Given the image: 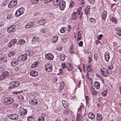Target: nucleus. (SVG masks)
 I'll list each match as a JSON object with an SVG mask.
<instances>
[{
	"label": "nucleus",
	"instance_id": "1",
	"mask_svg": "<svg viewBox=\"0 0 121 121\" xmlns=\"http://www.w3.org/2000/svg\"><path fill=\"white\" fill-rule=\"evenodd\" d=\"M61 67L63 69L66 68L67 70L70 71H71L73 68L72 65L69 63H66V64L65 63H62Z\"/></svg>",
	"mask_w": 121,
	"mask_h": 121
},
{
	"label": "nucleus",
	"instance_id": "2",
	"mask_svg": "<svg viewBox=\"0 0 121 121\" xmlns=\"http://www.w3.org/2000/svg\"><path fill=\"white\" fill-rule=\"evenodd\" d=\"M100 71L101 74L104 77H106L108 76L109 73L107 69L103 68L100 69Z\"/></svg>",
	"mask_w": 121,
	"mask_h": 121
},
{
	"label": "nucleus",
	"instance_id": "3",
	"mask_svg": "<svg viewBox=\"0 0 121 121\" xmlns=\"http://www.w3.org/2000/svg\"><path fill=\"white\" fill-rule=\"evenodd\" d=\"M4 102L5 104H10L13 103L14 100L12 98L6 97L4 99Z\"/></svg>",
	"mask_w": 121,
	"mask_h": 121
},
{
	"label": "nucleus",
	"instance_id": "4",
	"mask_svg": "<svg viewBox=\"0 0 121 121\" xmlns=\"http://www.w3.org/2000/svg\"><path fill=\"white\" fill-rule=\"evenodd\" d=\"M24 9L22 7L21 8L17 10L15 13V15L16 16L19 17L23 13Z\"/></svg>",
	"mask_w": 121,
	"mask_h": 121
},
{
	"label": "nucleus",
	"instance_id": "5",
	"mask_svg": "<svg viewBox=\"0 0 121 121\" xmlns=\"http://www.w3.org/2000/svg\"><path fill=\"white\" fill-rule=\"evenodd\" d=\"M17 4V0H12L9 3L8 7L9 8H10L16 6Z\"/></svg>",
	"mask_w": 121,
	"mask_h": 121
},
{
	"label": "nucleus",
	"instance_id": "6",
	"mask_svg": "<svg viewBox=\"0 0 121 121\" xmlns=\"http://www.w3.org/2000/svg\"><path fill=\"white\" fill-rule=\"evenodd\" d=\"M9 118L11 119L17 120L18 119V118L19 116L18 114H14L9 115L8 116Z\"/></svg>",
	"mask_w": 121,
	"mask_h": 121
},
{
	"label": "nucleus",
	"instance_id": "7",
	"mask_svg": "<svg viewBox=\"0 0 121 121\" xmlns=\"http://www.w3.org/2000/svg\"><path fill=\"white\" fill-rule=\"evenodd\" d=\"M27 113V110L23 108H21L18 112L19 114L20 115H22L23 116L25 115Z\"/></svg>",
	"mask_w": 121,
	"mask_h": 121
},
{
	"label": "nucleus",
	"instance_id": "8",
	"mask_svg": "<svg viewBox=\"0 0 121 121\" xmlns=\"http://www.w3.org/2000/svg\"><path fill=\"white\" fill-rule=\"evenodd\" d=\"M18 60L21 61H23L27 59V55L26 54L22 55L18 57Z\"/></svg>",
	"mask_w": 121,
	"mask_h": 121
},
{
	"label": "nucleus",
	"instance_id": "9",
	"mask_svg": "<svg viewBox=\"0 0 121 121\" xmlns=\"http://www.w3.org/2000/svg\"><path fill=\"white\" fill-rule=\"evenodd\" d=\"M46 70L47 71L50 72L52 71V65L50 64H47L45 65Z\"/></svg>",
	"mask_w": 121,
	"mask_h": 121
},
{
	"label": "nucleus",
	"instance_id": "10",
	"mask_svg": "<svg viewBox=\"0 0 121 121\" xmlns=\"http://www.w3.org/2000/svg\"><path fill=\"white\" fill-rule=\"evenodd\" d=\"M65 7V2L62 1L59 3V7L60 10H63L64 9Z\"/></svg>",
	"mask_w": 121,
	"mask_h": 121
},
{
	"label": "nucleus",
	"instance_id": "11",
	"mask_svg": "<svg viewBox=\"0 0 121 121\" xmlns=\"http://www.w3.org/2000/svg\"><path fill=\"white\" fill-rule=\"evenodd\" d=\"M16 29V27L14 25H13L9 27L7 31L8 33H10L15 31Z\"/></svg>",
	"mask_w": 121,
	"mask_h": 121
},
{
	"label": "nucleus",
	"instance_id": "12",
	"mask_svg": "<svg viewBox=\"0 0 121 121\" xmlns=\"http://www.w3.org/2000/svg\"><path fill=\"white\" fill-rule=\"evenodd\" d=\"M45 56L46 58L48 60H52L54 58L53 55L49 53L46 54Z\"/></svg>",
	"mask_w": 121,
	"mask_h": 121
},
{
	"label": "nucleus",
	"instance_id": "13",
	"mask_svg": "<svg viewBox=\"0 0 121 121\" xmlns=\"http://www.w3.org/2000/svg\"><path fill=\"white\" fill-rule=\"evenodd\" d=\"M77 51V48L73 46L72 45L70 47L69 49L70 52L72 54L74 53L75 52Z\"/></svg>",
	"mask_w": 121,
	"mask_h": 121
},
{
	"label": "nucleus",
	"instance_id": "14",
	"mask_svg": "<svg viewBox=\"0 0 121 121\" xmlns=\"http://www.w3.org/2000/svg\"><path fill=\"white\" fill-rule=\"evenodd\" d=\"M110 57L109 52L108 51L106 52L104 54V58L105 60L107 62H108Z\"/></svg>",
	"mask_w": 121,
	"mask_h": 121
},
{
	"label": "nucleus",
	"instance_id": "15",
	"mask_svg": "<svg viewBox=\"0 0 121 121\" xmlns=\"http://www.w3.org/2000/svg\"><path fill=\"white\" fill-rule=\"evenodd\" d=\"M18 60L17 59H13L11 62V64L12 66H16L18 63Z\"/></svg>",
	"mask_w": 121,
	"mask_h": 121
},
{
	"label": "nucleus",
	"instance_id": "16",
	"mask_svg": "<svg viewBox=\"0 0 121 121\" xmlns=\"http://www.w3.org/2000/svg\"><path fill=\"white\" fill-rule=\"evenodd\" d=\"M34 25V23L33 22H28L26 26H25V28H28L32 27Z\"/></svg>",
	"mask_w": 121,
	"mask_h": 121
},
{
	"label": "nucleus",
	"instance_id": "17",
	"mask_svg": "<svg viewBox=\"0 0 121 121\" xmlns=\"http://www.w3.org/2000/svg\"><path fill=\"white\" fill-rule=\"evenodd\" d=\"M91 65H88L87 67L86 68V70L88 71V72L87 73V77L88 79H91V78H90L89 76V75L90 74V73L91 69Z\"/></svg>",
	"mask_w": 121,
	"mask_h": 121
},
{
	"label": "nucleus",
	"instance_id": "18",
	"mask_svg": "<svg viewBox=\"0 0 121 121\" xmlns=\"http://www.w3.org/2000/svg\"><path fill=\"white\" fill-rule=\"evenodd\" d=\"M30 104H33L34 105H36L37 104L38 101L37 99H35L33 98L31 99V102L29 101Z\"/></svg>",
	"mask_w": 121,
	"mask_h": 121
},
{
	"label": "nucleus",
	"instance_id": "19",
	"mask_svg": "<svg viewBox=\"0 0 121 121\" xmlns=\"http://www.w3.org/2000/svg\"><path fill=\"white\" fill-rule=\"evenodd\" d=\"M39 40V38L38 37L35 36L32 39L31 41L32 44L36 43L38 42Z\"/></svg>",
	"mask_w": 121,
	"mask_h": 121
},
{
	"label": "nucleus",
	"instance_id": "20",
	"mask_svg": "<svg viewBox=\"0 0 121 121\" xmlns=\"http://www.w3.org/2000/svg\"><path fill=\"white\" fill-rule=\"evenodd\" d=\"M39 63V62L38 61L34 62L31 65L30 68H35L38 66Z\"/></svg>",
	"mask_w": 121,
	"mask_h": 121
},
{
	"label": "nucleus",
	"instance_id": "21",
	"mask_svg": "<svg viewBox=\"0 0 121 121\" xmlns=\"http://www.w3.org/2000/svg\"><path fill=\"white\" fill-rule=\"evenodd\" d=\"M78 16V14H77V13L73 12L71 15V18L73 20H76Z\"/></svg>",
	"mask_w": 121,
	"mask_h": 121
},
{
	"label": "nucleus",
	"instance_id": "22",
	"mask_svg": "<svg viewBox=\"0 0 121 121\" xmlns=\"http://www.w3.org/2000/svg\"><path fill=\"white\" fill-rule=\"evenodd\" d=\"M79 114H77V117L76 118L77 121H83V119L82 115Z\"/></svg>",
	"mask_w": 121,
	"mask_h": 121
},
{
	"label": "nucleus",
	"instance_id": "23",
	"mask_svg": "<svg viewBox=\"0 0 121 121\" xmlns=\"http://www.w3.org/2000/svg\"><path fill=\"white\" fill-rule=\"evenodd\" d=\"M38 72L36 71H31L30 73V75L32 76L35 77L38 75Z\"/></svg>",
	"mask_w": 121,
	"mask_h": 121
},
{
	"label": "nucleus",
	"instance_id": "24",
	"mask_svg": "<svg viewBox=\"0 0 121 121\" xmlns=\"http://www.w3.org/2000/svg\"><path fill=\"white\" fill-rule=\"evenodd\" d=\"M97 121H102V117L101 114L100 113H98L97 114L96 117Z\"/></svg>",
	"mask_w": 121,
	"mask_h": 121
},
{
	"label": "nucleus",
	"instance_id": "25",
	"mask_svg": "<svg viewBox=\"0 0 121 121\" xmlns=\"http://www.w3.org/2000/svg\"><path fill=\"white\" fill-rule=\"evenodd\" d=\"M107 12L104 11L103 12L102 15V18L103 20H105L106 18Z\"/></svg>",
	"mask_w": 121,
	"mask_h": 121
},
{
	"label": "nucleus",
	"instance_id": "26",
	"mask_svg": "<svg viewBox=\"0 0 121 121\" xmlns=\"http://www.w3.org/2000/svg\"><path fill=\"white\" fill-rule=\"evenodd\" d=\"M53 5L54 6H57L60 2V0H53Z\"/></svg>",
	"mask_w": 121,
	"mask_h": 121
},
{
	"label": "nucleus",
	"instance_id": "27",
	"mask_svg": "<svg viewBox=\"0 0 121 121\" xmlns=\"http://www.w3.org/2000/svg\"><path fill=\"white\" fill-rule=\"evenodd\" d=\"M82 32L81 31H78L77 34V35L78 36L77 39L78 40H80L82 37Z\"/></svg>",
	"mask_w": 121,
	"mask_h": 121
},
{
	"label": "nucleus",
	"instance_id": "28",
	"mask_svg": "<svg viewBox=\"0 0 121 121\" xmlns=\"http://www.w3.org/2000/svg\"><path fill=\"white\" fill-rule=\"evenodd\" d=\"M3 76L4 77H9L10 75L8 71H5L3 72L2 74Z\"/></svg>",
	"mask_w": 121,
	"mask_h": 121
},
{
	"label": "nucleus",
	"instance_id": "29",
	"mask_svg": "<svg viewBox=\"0 0 121 121\" xmlns=\"http://www.w3.org/2000/svg\"><path fill=\"white\" fill-rule=\"evenodd\" d=\"M65 83L64 82H62L61 83L60 86L59 87V91H60L62 90L64 87Z\"/></svg>",
	"mask_w": 121,
	"mask_h": 121
},
{
	"label": "nucleus",
	"instance_id": "30",
	"mask_svg": "<svg viewBox=\"0 0 121 121\" xmlns=\"http://www.w3.org/2000/svg\"><path fill=\"white\" fill-rule=\"evenodd\" d=\"M16 53L15 51H11L9 53V56L10 57L14 56Z\"/></svg>",
	"mask_w": 121,
	"mask_h": 121
},
{
	"label": "nucleus",
	"instance_id": "31",
	"mask_svg": "<svg viewBox=\"0 0 121 121\" xmlns=\"http://www.w3.org/2000/svg\"><path fill=\"white\" fill-rule=\"evenodd\" d=\"M94 85L96 88L98 89L100 88V83L98 82H96L94 83Z\"/></svg>",
	"mask_w": 121,
	"mask_h": 121
},
{
	"label": "nucleus",
	"instance_id": "32",
	"mask_svg": "<svg viewBox=\"0 0 121 121\" xmlns=\"http://www.w3.org/2000/svg\"><path fill=\"white\" fill-rule=\"evenodd\" d=\"M25 41L24 40L22 39H20L19 40L17 44L18 45H20L23 44L25 43Z\"/></svg>",
	"mask_w": 121,
	"mask_h": 121
},
{
	"label": "nucleus",
	"instance_id": "33",
	"mask_svg": "<svg viewBox=\"0 0 121 121\" xmlns=\"http://www.w3.org/2000/svg\"><path fill=\"white\" fill-rule=\"evenodd\" d=\"M75 5V3L72 0L71 1L69 5V7L70 8H72Z\"/></svg>",
	"mask_w": 121,
	"mask_h": 121
},
{
	"label": "nucleus",
	"instance_id": "34",
	"mask_svg": "<svg viewBox=\"0 0 121 121\" xmlns=\"http://www.w3.org/2000/svg\"><path fill=\"white\" fill-rule=\"evenodd\" d=\"M45 21L44 19L40 20L39 21V23L40 25H43L45 24Z\"/></svg>",
	"mask_w": 121,
	"mask_h": 121
},
{
	"label": "nucleus",
	"instance_id": "35",
	"mask_svg": "<svg viewBox=\"0 0 121 121\" xmlns=\"http://www.w3.org/2000/svg\"><path fill=\"white\" fill-rule=\"evenodd\" d=\"M91 93L92 95L95 96L98 93V92L93 89H91Z\"/></svg>",
	"mask_w": 121,
	"mask_h": 121
},
{
	"label": "nucleus",
	"instance_id": "36",
	"mask_svg": "<svg viewBox=\"0 0 121 121\" xmlns=\"http://www.w3.org/2000/svg\"><path fill=\"white\" fill-rule=\"evenodd\" d=\"M59 58L60 61H63L65 59V56L64 54H61L60 55Z\"/></svg>",
	"mask_w": 121,
	"mask_h": 121
},
{
	"label": "nucleus",
	"instance_id": "37",
	"mask_svg": "<svg viewBox=\"0 0 121 121\" xmlns=\"http://www.w3.org/2000/svg\"><path fill=\"white\" fill-rule=\"evenodd\" d=\"M90 9L88 6L86 7V8L84 10L85 11V13L86 14H88L89 11Z\"/></svg>",
	"mask_w": 121,
	"mask_h": 121
},
{
	"label": "nucleus",
	"instance_id": "38",
	"mask_svg": "<svg viewBox=\"0 0 121 121\" xmlns=\"http://www.w3.org/2000/svg\"><path fill=\"white\" fill-rule=\"evenodd\" d=\"M66 27H63L60 29V31L61 33H64L66 31Z\"/></svg>",
	"mask_w": 121,
	"mask_h": 121
},
{
	"label": "nucleus",
	"instance_id": "39",
	"mask_svg": "<svg viewBox=\"0 0 121 121\" xmlns=\"http://www.w3.org/2000/svg\"><path fill=\"white\" fill-rule=\"evenodd\" d=\"M27 53L28 55L29 56H32L34 54V52L32 50H30L29 51H27Z\"/></svg>",
	"mask_w": 121,
	"mask_h": 121
},
{
	"label": "nucleus",
	"instance_id": "40",
	"mask_svg": "<svg viewBox=\"0 0 121 121\" xmlns=\"http://www.w3.org/2000/svg\"><path fill=\"white\" fill-rule=\"evenodd\" d=\"M13 82L15 87L18 86L20 84V83L19 81H15Z\"/></svg>",
	"mask_w": 121,
	"mask_h": 121
},
{
	"label": "nucleus",
	"instance_id": "41",
	"mask_svg": "<svg viewBox=\"0 0 121 121\" xmlns=\"http://www.w3.org/2000/svg\"><path fill=\"white\" fill-rule=\"evenodd\" d=\"M27 120L28 121H34V119L33 118V116H31L28 117Z\"/></svg>",
	"mask_w": 121,
	"mask_h": 121
},
{
	"label": "nucleus",
	"instance_id": "42",
	"mask_svg": "<svg viewBox=\"0 0 121 121\" xmlns=\"http://www.w3.org/2000/svg\"><path fill=\"white\" fill-rule=\"evenodd\" d=\"M10 41L14 45L16 43L17 41V39H13L12 40Z\"/></svg>",
	"mask_w": 121,
	"mask_h": 121
},
{
	"label": "nucleus",
	"instance_id": "43",
	"mask_svg": "<svg viewBox=\"0 0 121 121\" xmlns=\"http://www.w3.org/2000/svg\"><path fill=\"white\" fill-rule=\"evenodd\" d=\"M107 90L104 91L102 93V95L104 96H106L107 95Z\"/></svg>",
	"mask_w": 121,
	"mask_h": 121
},
{
	"label": "nucleus",
	"instance_id": "44",
	"mask_svg": "<svg viewBox=\"0 0 121 121\" xmlns=\"http://www.w3.org/2000/svg\"><path fill=\"white\" fill-rule=\"evenodd\" d=\"M82 105H81L80 106L79 108H78L77 112V113H80L81 112V109L82 108Z\"/></svg>",
	"mask_w": 121,
	"mask_h": 121
},
{
	"label": "nucleus",
	"instance_id": "45",
	"mask_svg": "<svg viewBox=\"0 0 121 121\" xmlns=\"http://www.w3.org/2000/svg\"><path fill=\"white\" fill-rule=\"evenodd\" d=\"M95 42L97 45H100L101 44V42L99 40H96L95 41Z\"/></svg>",
	"mask_w": 121,
	"mask_h": 121
},
{
	"label": "nucleus",
	"instance_id": "46",
	"mask_svg": "<svg viewBox=\"0 0 121 121\" xmlns=\"http://www.w3.org/2000/svg\"><path fill=\"white\" fill-rule=\"evenodd\" d=\"M111 20L112 22L114 23H116L117 21V19L113 17H112Z\"/></svg>",
	"mask_w": 121,
	"mask_h": 121
},
{
	"label": "nucleus",
	"instance_id": "47",
	"mask_svg": "<svg viewBox=\"0 0 121 121\" xmlns=\"http://www.w3.org/2000/svg\"><path fill=\"white\" fill-rule=\"evenodd\" d=\"M58 39V37L57 36H54L53 38V40H54L53 42L54 43L56 42Z\"/></svg>",
	"mask_w": 121,
	"mask_h": 121
},
{
	"label": "nucleus",
	"instance_id": "48",
	"mask_svg": "<svg viewBox=\"0 0 121 121\" xmlns=\"http://www.w3.org/2000/svg\"><path fill=\"white\" fill-rule=\"evenodd\" d=\"M39 1V0H31V2L33 4H36Z\"/></svg>",
	"mask_w": 121,
	"mask_h": 121
},
{
	"label": "nucleus",
	"instance_id": "49",
	"mask_svg": "<svg viewBox=\"0 0 121 121\" xmlns=\"http://www.w3.org/2000/svg\"><path fill=\"white\" fill-rule=\"evenodd\" d=\"M116 34L119 36H121V29H120L118 31V32L116 33Z\"/></svg>",
	"mask_w": 121,
	"mask_h": 121
},
{
	"label": "nucleus",
	"instance_id": "50",
	"mask_svg": "<svg viewBox=\"0 0 121 121\" xmlns=\"http://www.w3.org/2000/svg\"><path fill=\"white\" fill-rule=\"evenodd\" d=\"M44 118L43 117H39L37 121H44Z\"/></svg>",
	"mask_w": 121,
	"mask_h": 121
},
{
	"label": "nucleus",
	"instance_id": "51",
	"mask_svg": "<svg viewBox=\"0 0 121 121\" xmlns=\"http://www.w3.org/2000/svg\"><path fill=\"white\" fill-rule=\"evenodd\" d=\"M4 69V67L3 66V65H0V72L2 71Z\"/></svg>",
	"mask_w": 121,
	"mask_h": 121
},
{
	"label": "nucleus",
	"instance_id": "52",
	"mask_svg": "<svg viewBox=\"0 0 121 121\" xmlns=\"http://www.w3.org/2000/svg\"><path fill=\"white\" fill-rule=\"evenodd\" d=\"M76 13H77V14H78V15H80V18H81L82 17V14L83 12H81V11L78 12H76Z\"/></svg>",
	"mask_w": 121,
	"mask_h": 121
},
{
	"label": "nucleus",
	"instance_id": "53",
	"mask_svg": "<svg viewBox=\"0 0 121 121\" xmlns=\"http://www.w3.org/2000/svg\"><path fill=\"white\" fill-rule=\"evenodd\" d=\"M68 29L67 30V31L68 32H70L71 29V27L69 25L68 26Z\"/></svg>",
	"mask_w": 121,
	"mask_h": 121
},
{
	"label": "nucleus",
	"instance_id": "54",
	"mask_svg": "<svg viewBox=\"0 0 121 121\" xmlns=\"http://www.w3.org/2000/svg\"><path fill=\"white\" fill-rule=\"evenodd\" d=\"M85 98L86 101V104H88V100L89 99V98L88 97V96H85Z\"/></svg>",
	"mask_w": 121,
	"mask_h": 121
},
{
	"label": "nucleus",
	"instance_id": "55",
	"mask_svg": "<svg viewBox=\"0 0 121 121\" xmlns=\"http://www.w3.org/2000/svg\"><path fill=\"white\" fill-rule=\"evenodd\" d=\"M53 0H45L44 3L45 4H47L49 2H51Z\"/></svg>",
	"mask_w": 121,
	"mask_h": 121
},
{
	"label": "nucleus",
	"instance_id": "56",
	"mask_svg": "<svg viewBox=\"0 0 121 121\" xmlns=\"http://www.w3.org/2000/svg\"><path fill=\"white\" fill-rule=\"evenodd\" d=\"M14 45L10 41L8 44V46L10 47L11 48Z\"/></svg>",
	"mask_w": 121,
	"mask_h": 121
},
{
	"label": "nucleus",
	"instance_id": "57",
	"mask_svg": "<svg viewBox=\"0 0 121 121\" xmlns=\"http://www.w3.org/2000/svg\"><path fill=\"white\" fill-rule=\"evenodd\" d=\"M62 49V47L61 46H58L57 47V50L59 51H60Z\"/></svg>",
	"mask_w": 121,
	"mask_h": 121
},
{
	"label": "nucleus",
	"instance_id": "58",
	"mask_svg": "<svg viewBox=\"0 0 121 121\" xmlns=\"http://www.w3.org/2000/svg\"><path fill=\"white\" fill-rule=\"evenodd\" d=\"M10 86L9 87V88H13L15 87L13 82L12 83L10 84Z\"/></svg>",
	"mask_w": 121,
	"mask_h": 121
},
{
	"label": "nucleus",
	"instance_id": "59",
	"mask_svg": "<svg viewBox=\"0 0 121 121\" xmlns=\"http://www.w3.org/2000/svg\"><path fill=\"white\" fill-rule=\"evenodd\" d=\"M103 37V35L102 34H100L98 36V39L99 40H100Z\"/></svg>",
	"mask_w": 121,
	"mask_h": 121
},
{
	"label": "nucleus",
	"instance_id": "60",
	"mask_svg": "<svg viewBox=\"0 0 121 121\" xmlns=\"http://www.w3.org/2000/svg\"><path fill=\"white\" fill-rule=\"evenodd\" d=\"M48 14L49 16L52 17L54 16V14L52 12H49L48 13Z\"/></svg>",
	"mask_w": 121,
	"mask_h": 121
},
{
	"label": "nucleus",
	"instance_id": "61",
	"mask_svg": "<svg viewBox=\"0 0 121 121\" xmlns=\"http://www.w3.org/2000/svg\"><path fill=\"white\" fill-rule=\"evenodd\" d=\"M4 58V57L3 55H0V61L3 60Z\"/></svg>",
	"mask_w": 121,
	"mask_h": 121
},
{
	"label": "nucleus",
	"instance_id": "62",
	"mask_svg": "<svg viewBox=\"0 0 121 121\" xmlns=\"http://www.w3.org/2000/svg\"><path fill=\"white\" fill-rule=\"evenodd\" d=\"M12 16L11 15H8L7 16V18L8 19H11L12 17Z\"/></svg>",
	"mask_w": 121,
	"mask_h": 121
},
{
	"label": "nucleus",
	"instance_id": "63",
	"mask_svg": "<svg viewBox=\"0 0 121 121\" xmlns=\"http://www.w3.org/2000/svg\"><path fill=\"white\" fill-rule=\"evenodd\" d=\"M83 42L81 41L80 42L78 43L80 47H82L83 46Z\"/></svg>",
	"mask_w": 121,
	"mask_h": 121
},
{
	"label": "nucleus",
	"instance_id": "64",
	"mask_svg": "<svg viewBox=\"0 0 121 121\" xmlns=\"http://www.w3.org/2000/svg\"><path fill=\"white\" fill-rule=\"evenodd\" d=\"M108 68L110 69H112L113 68V66L112 65H110L108 66Z\"/></svg>",
	"mask_w": 121,
	"mask_h": 121
}]
</instances>
